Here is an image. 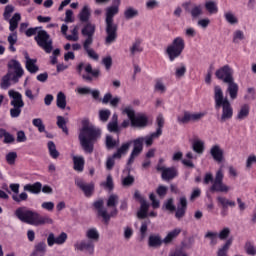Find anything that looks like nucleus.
Segmentation results:
<instances>
[{
	"mask_svg": "<svg viewBox=\"0 0 256 256\" xmlns=\"http://www.w3.org/2000/svg\"><path fill=\"white\" fill-rule=\"evenodd\" d=\"M101 138V130L91 124H85L80 129L78 139L85 153H93L95 143Z\"/></svg>",
	"mask_w": 256,
	"mask_h": 256,
	"instance_id": "1",
	"label": "nucleus"
},
{
	"mask_svg": "<svg viewBox=\"0 0 256 256\" xmlns=\"http://www.w3.org/2000/svg\"><path fill=\"white\" fill-rule=\"evenodd\" d=\"M115 15H119L118 6H108L105 12V45H113L117 41L119 26L115 24Z\"/></svg>",
	"mask_w": 256,
	"mask_h": 256,
	"instance_id": "2",
	"label": "nucleus"
},
{
	"mask_svg": "<svg viewBox=\"0 0 256 256\" xmlns=\"http://www.w3.org/2000/svg\"><path fill=\"white\" fill-rule=\"evenodd\" d=\"M214 107L215 109H222V114L219 118L220 123L233 119V106L229 98L223 94L221 86L214 87Z\"/></svg>",
	"mask_w": 256,
	"mask_h": 256,
	"instance_id": "3",
	"label": "nucleus"
},
{
	"mask_svg": "<svg viewBox=\"0 0 256 256\" xmlns=\"http://www.w3.org/2000/svg\"><path fill=\"white\" fill-rule=\"evenodd\" d=\"M215 75L217 79L227 83L228 87L226 92L230 95V99H237L239 93V85L235 83V78H233V69L229 65H224L223 67L216 70Z\"/></svg>",
	"mask_w": 256,
	"mask_h": 256,
	"instance_id": "4",
	"label": "nucleus"
},
{
	"mask_svg": "<svg viewBox=\"0 0 256 256\" xmlns=\"http://www.w3.org/2000/svg\"><path fill=\"white\" fill-rule=\"evenodd\" d=\"M15 216L17 219L22 221V223H27L28 225H33L35 223H41L42 225H51L53 220L47 216L41 217L39 213L29 210L26 207H20L16 209Z\"/></svg>",
	"mask_w": 256,
	"mask_h": 256,
	"instance_id": "5",
	"label": "nucleus"
},
{
	"mask_svg": "<svg viewBox=\"0 0 256 256\" xmlns=\"http://www.w3.org/2000/svg\"><path fill=\"white\" fill-rule=\"evenodd\" d=\"M8 95L10 97V117L12 119H17L21 117L23 107H25V102L23 101V95L15 90H9Z\"/></svg>",
	"mask_w": 256,
	"mask_h": 256,
	"instance_id": "6",
	"label": "nucleus"
},
{
	"mask_svg": "<svg viewBox=\"0 0 256 256\" xmlns=\"http://www.w3.org/2000/svg\"><path fill=\"white\" fill-rule=\"evenodd\" d=\"M184 50L185 40L181 37H176L173 39L172 43L167 46L166 55L168 56L169 61H174L178 57H181Z\"/></svg>",
	"mask_w": 256,
	"mask_h": 256,
	"instance_id": "7",
	"label": "nucleus"
},
{
	"mask_svg": "<svg viewBox=\"0 0 256 256\" xmlns=\"http://www.w3.org/2000/svg\"><path fill=\"white\" fill-rule=\"evenodd\" d=\"M37 45L45 51V53H51L53 51V39L51 35L45 30H39L37 35L34 37Z\"/></svg>",
	"mask_w": 256,
	"mask_h": 256,
	"instance_id": "8",
	"label": "nucleus"
},
{
	"mask_svg": "<svg viewBox=\"0 0 256 256\" xmlns=\"http://www.w3.org/2000/svg\"><path fill=\"white\" fill-rule=\"evenodd\" d=\"M224 177L223 169L220 168L217 170L212 186L210 187L211 193H229L231 188L223 183Z\"/></svg>",
	"mask_w": 256,
	"mask_h": 256,
	"instance_id": "9",
	"label": "nucleus"
},
{
	"mask_svg": "<svg viewBox=\"0 0 256 256\" xmlns=\"http://www.w3.org/2000/svg\"><path fill=\"white\" fill-rule=\"evenodd\" d=\"M123 113L130 119L132 127H147V116L144 114L135 115V110L131 106L126 107Z\"/></svg>",
	"mask_w": 256,
	"mask_h": 256,
	"instance_id": "10",
	"label": "nucleus"
},
{
	"mask_svg": "<svg viewBox=\"0 0 256 256\" xmlns=\"http://www.w3.org/2000/svg\"><path fill=\"white\" fill-rule=\"evenodd\" d=\"M13 11H15V7L13 5H7L3 14L5 21H9V31H15L19 27V21H21L20 13H15L11 18Z\"/></svg>",
	"mask_w": 256,
	"mask_h": 256,
	"instance_id": "11",
	"label": "nucleus"
},
{
	"mask_svg": "<svg viewBox=\"0 0 256 256\" xmlns=\"http://www.w3.org/2000/svg\"><path fill=\"white\" fill-rule=\"evenodd\" d=\"M8 73L12 74L13 83H19V79L25 75V70H23V66H21V62L19 60L11 59L8 64Z\"/></svg>",
	"mask_w": 256,
	"mask_h": 256,
	"instance_id": "12",
	"label": "nucleus"
},
{
	"mask_svg": "<svg viewBox=\"0 0 256 256\" xmlns=\"http://www.w3.org/2000/svg\"><path fill=\"white\" fill-rule=\"evenodd\" d=\"M182 7L185 9L186 13H189L192 21L199 19L203 15V5L201 4H192L191 2H185L182 4Z\"/></svg>",
	"mask_w": 256,
	"mask_h": 256,
	"instance_id": "13",
	"label": "nucleus"
},
{
	"mask_svg": "<svg viewBox=\"0 0 256 256\" xmlns=\"http://www.w3.org/2000/svg\"><path fill=\"white\" fill-rule=\"evenodd\" d=\"M134 147L128 159L127 165H133L135 163V158L139 157L143 151V143H145V138L139 137L133 141Z\"/></svg>",
	"mask_w": 256,
	"mask_h": 256,
	"instance_id": "14",
	"label": "nucleus"
},
{
	"mask_svg": "<svg viewBox=\"0 0 256 256\" xmlns=\"http://www.w3.org/2000/svg\"><path fill=\"white\" fill-rule=\"evenodd\" d=\"M96 26L93 23L88 22L81 31L83 37H86L83 44L93 45V37L95 36Z\"/></svg>",
	"mask_w": 256,
	"mask_h": 256,
	"instance_id": "15",
	"label": "nucleus"
},
{
	"mask_svg": "<svg viewBox=\"0 0 256 256\" xmlns=\"http://www.w3.org/2000/svg\"><path fill=\"white\" fill-rule=\"evenodd\" d=\"M74 248L76 251H84L89 255H93L95 253V243L93 240H82L81 242H76L74 244Z\"/></svg>",
	"mask_w": 256,
	"mask_h": 256,
	"instance_id": "16",
	"label": "nucleus"
},
{
	"mask_svg": "<svg viewBox=\"0 0 256 256\" xmlns=\"http://www.w3.org/2000/svg\"><path fill=\"white\" fill-rule=\"evenodd\" d=\"M174 211L176 219H183V217H185V213H187V198L185 196H181L178 199V203Z\"/></svg>",
	"mask_w": 256,
	"mask_h": 256,
	"instance_id": "17",
	"label": "nucleus"
},
{
	"mask_svg": "<svg viewBox=\"0 0 256 256\" xmlns=\"http://www.w3.org/2000/svg\"><path fill=\"white\" fill-rule=\"evenodd\" d=\"M75 185H77V187L80 188L81 191H83L85 197H91V195H93V191L95 189V185L87 184L81 178H78V179L75 180Z\"/></svg>",
	"mask_w": 256,
	"mask_h": 256,
	"instance_id": "18",
	"label": "nucleus"
},
{
	"mask_svg": "<svg viewBox=\"0 0 256 256\" xmlns=\"http://www.w3.org/2000/svg\"><path fill=\"white\" fill-rule=\"evenodd\" d=\"M117 205H119V195L111 194L107 199V207H110V209H111V212L109 214L110 218L116 217V215L118 213Z\"/></svg>",
	"mask_w": 256,
	"mask_h": 256,
	"instance_id": "19",
	"label": "nucleus"
},
{
	"mask_svg": "<svg viewBox=\"0 0 256 256\" xmlns=\"http://www.w3.org/2000/svg\"><path fill=\"white\" fill-rule=\"evenodd\" d=\"M103 203V200H97L93 203V207L98 212V217H102L104 223H108L110 215L107 213V210L103 208Z\"/></svg>",
	"mask_w": 256,
	"mask_h": 256,
	"instance_id": "20",
	"label": "nucleus"
},
{
	"mask_svg": "<svg viewBox=\"0 0 256 256\" xmlns=\"http://www.w3.org/2000/svg\"><path fill=\"white\" fill-rule=\"evenodd\" d=\"M224 151L218 144L214 145L210 149V155L216 161V163H223Z\"/></svg>",
	"mask_w": 256,
	"mask_h": 256,
	"instance_id": "21",
	"label": "nucleus"
},
{
	"mask_svg": "<svg viewBox=\"0 0 256 256\" xmlns=\"http://www.w3.org/2000/svg\"><path fill=\"white\" fill-rule=\"evenodd\" d=\"M179 176V170L175 167L165 168L161 174L163 181H173L175 177Z\"/></svg>",
	"mask_w": 256,
	"mask_h": 256,
	"instance_id": "22",
	"label": "nucleus"
},
{
	"mask_svg": "<svg viewBox=\"0 0 256 256\" xmlns=\"http://www.w3.org/2000/svg\"><path fill=\"white\" fill-rule=\"evenodd\" d=\"M25 67L29 73L35 74L37 71H39V66H37V59H31L29 57V54H25Z\"/></svg>",
	"mask_w": 256,
	"mask_h": 256,
	"instance_id": "23",
	"label": "nucleus"
},
{
	"mask_svg": "<svg viewBox=\"0 0 256 256\" xmlns=\"http://www.w3.org/2000/svg\"><path fill=\"white\" fill-rule=\"evenodd\" d=\"M217 201L218 203L221 205V207L223 208L221 214L223 216L227 215V207H235L236 203L233 200H229L223 196H219L217 197Z\"/></svg>",
	"mask_w": 256,
	"mask_h": 256,
	"instance_id": "24",
	"label": "nucleus"
},
{
	"mask_svg": "<svg viewBox=\"0 0 256 256\" xmlns=\"http://www.w3.org/2000/svg\"><path fill=\"white\" fill-rule=\"evenodd\" d=\"M107 129L110 133H120L119 116L117 114H113L111 121L107 125Z\"/></svg>",
	"mask_w": 256,
	"mask_h": 256,
	"instance_id": "25",
	"label": "nucleus"
},
{
	"mask_svg": "<svg viewBox=\"0 0 256 256\" xmlns=\"http://www.w3.org/2000/svg\"><path fill=\"white\" fill-rule=\"evenodd\" d=\"M91 18V9L89 5H84L81 11L78 14V19L81 23H89V19Z\"/></svg>",
	"mask_w": 256,
	"mask_h": 256,
	"instance_id": "26",
	"label": "nucleus"
},
{
	"mask_svg": "<svg viewBox=\"0 0 256 256\" xmlns=\"http://www.w3.org/2000/svg\"><path fill=\"white\" fill-rule=\"evenodd\" d=\"M72 161L74 163V171L82 173L85 169V158L83 156H72Z\"/></svg>",
	"mask_w": 256,
	"mask_h": 256,
	"instance_id": "27",
	"label": "nucleus"
},
{
	"mask_svg": "<svg viewBox=\"0 0 256 256\" xmlns=\"http://www.w3.org/2000/svg\"><path fill=\"white\" fill-rule=\"evenodd\" d=\"M131 143V141L123 143L121 147H119L117 151L114 153V157H116L117 159H121V157L127 155L131 147Z\"/></svg>",
	"mask_w": 256,
	"mask_h": 256,
	"instance_id": "28",
	"label": "nucleus"
},
{
	"mask_svg": "<svg viewBox=\"0 0 256 256\" xmlns=\"http://www.w3.org/2000/svg\"><path fill=\"white\" fill-rule=\"evenodd\" d=\"M250 111H251V107L249 106V104L242 105L238 110L236 119L238 121H243V119H247V117H249Z\"/></svg>",
	"mask_w": 256,
	"mask_h": 256,
	"instance_id": "29",
	"label": "nucleus"
},
{
	"mask_svg": "<svg viewBox=\"0 0 256 256\" xmlns=\"http://www.w3.org/2000/svg\"><path fill=\"white\" fill-rule=\"evenodd\" d=\"M43 185L41 182H36L34 184H26L24 186V191H28L29 193H33L34 195H39L41 193Z\"/></svg>",
	"mask_w": 256,
	"mask_h": 256,
	"instance_id": "30",
	"label": "nucleus"
},
{
	"mask_svg": "<svg viewBox=\"0 0 256 256\" xmlns=\"http://www.w3.org/2000/svg\"><path fill=\"white\" fill-rule=\"evenodd\" d=\"M135 17H139V10L135 7L129 6L124 10V19H126V21L135 19Z\"/></svg>",
	"mask_w": 256,
	"mask_h": 256,
	"instance_id": "31",
	"label": "nucleus"
},
{
	"mask_svg": "<svg viewBox=\"0 0 256 256\" xmlns=\"http://www.w3.org/2000/svg\"><path fill=\"white\" fill-rule=\"evenodd\" d=\"M192 149L194 153L198 155H203L205 151V142L203 140L196 139L192 143Z\"/></svg>",
	"mask_w": 256,
	"mask_h": 256,
	"instance_id": "32",
	"label": "nucleus"
},
{
	"mask_svg": "<svg viewBox=\"0 0 256 256\" xmlns=\"http://www.w3.org/2000/svg\"><path fill=\"white\" fill-rule=\"evenodd\" d=\"M179 235H181V229L175 228L167 234V236L163 239V243H165V245H169V243H172L174 239L179 237Z\"/></svg>",
	"mask_w": 256,
	"mask_h": 256,
	"instance_id": "33",
	"label": "nucleus"
},
{
	"mask_svg": "<svg viewBox=\"0 0 256 256\" xmlns=\"http://www.w3.org/2000/svg\"><path fill=\"white\" fill-rule=\"evenodd\" d=\"M48 247H53V245H63V237L61 234L58 237H55V234L50 233L47 237Z\"/></svg>",
	"mask_w": 256,
	"mask_h": 256,
	"instance_id": "34",
	"label": "nucleus"
},
{
	"mask_svg": "<svg viewBox=\"0 0 256 256\" xmlns=\"http://www.w3.org/2000/svg\"><path fill=\"white\" fill-rule=\"evenodd\" d=\"M45 253H47V244L45 242H39L34 246L32 255L45 256Z\"/></svg>",
	"mask_w": 256,
	"mask_h": 256,
	"instance_id": "35",
	"label": "nucleus"
},
{
	"mask_svg": "<svg viewBox=\"0 0 256 256\" xmlns=\"http://www.w3.org/2000/svg\"><path fill=\"white\" fill-rule=\"evenodd\" d=\"M17 32L11 31V33L8 35L7 41L9 43V51L12 53H15L17 51V48H15V45L17 44Z\"/></svg>",
	"mask_w": 256,
	"mask_h": 256,
	"instance_id": "36",
	"label": "nucleus"
},
{
	"mask_svg": "<svg viewBox=\"0 0 256 256\" xmlns=\"http://www.w3.org/2000/svg\"><path fill=\"white\" fill-rule=\"evenodd\" d=\"M204 7L210 15H215L216 13L219 12V8L217 7V2L213 0L206 1L204 4Z\"/></svg>",
	"mask_w": 256,
	"mask_h": 256,
	"instance_id": "37",
	"label": "nucleus"
},
{
	"mask_svg": "<svg viewBox=\"0 0 256 256\" xmlns=\"http://www.w3.org/2000/svg\"><path fill=\"white\" fill-rule=\"evenodd\" d=\"M137 53H143V46H141V40H136L130 47V56L135 57Z\"/></svg>",
	"mask_w": 256,
	"mask_h": 256,
	"instance_id": "38",
	"label": "nucleus"
},
{
	"mask_svg": "<svg viewBox=\"0 0 256 256\" xmlns=\"http://www.w3.org/2000/svg\"><path fill=\"white\" fill-rule=\"evenodd\" d=\"M56 105L58 109H65L67 107V96H65V93L59 92L57 94Z\"/></svg>",
	"mask_w": 256,
	"mask_h": 256,
	"instance_id": "39",
	"label": "nucleus"
},
{
	"mask_svg": "<svg viewBox=\"0 0 256 256\" xmlns=\"http://www.w3.org/2000/svg\"><path fill=\"white\" fill-rule=\"evenodd\" d=\"M231 245H233V238H229L225 244L218 249L217 256H228L227 253L229 252Z\"/></svg>",
	"mask_w": 256,
	"mask_h": 256,
	"instance_id": "40",
	"label": "nucleus"
},
{
	"mask_svg": "<svg viewBox=\"0 0 256 256\" xmlns=\"http://www.w3.org/2000/svg\"><path fill=\"white\" fill-rule=\"evenodd\" d=\"M12 75L13 74L11 72H7L6 75L3 76L0 84L1 89H9V87H11V81H13Z\"/></svg>",
	"mask_w": 256,
	"mask_h": 256,
	"instance_id": "41",
	"label": "nucleus"
},
{
	"mask_svg": "<svg viewBox=\"0 0 256 256\" xmlns=\"http://www.w3.org/2000/svg\"><path fill=\"white\" fill-rule=\"evenodd\" d=\"M160 136H161V131L159 130L158 132H153L150 135L144 137V143L146 147H151V145H153V140L159 139Z\"/></svg>",
	"mask_w": 256,
	"mask_h": 256,
	"instance_id": "42",
	"label": "nucleus"
},
{
	"mask_svg": "<svg viewBox=\"0 0 256 256\" xmlns=\"http://www.w3.org/2000/svg\"><path fill=\"white\" fill-rule=\"evenodd\" d=\"M86 237L88 241H92V243H97V241H99V232L95 228L89 229L86 232Z\"/></svg>",
	"mask_w": 256,
	"mask_h": 256,
	"instance_id": "43",
	"label": "nucleus"
},
{
	"mask_svg": "<svg viewBox=\"0 0 256 256\" xmlns=\"http://www.w3.org/2000/svg\"><path fill=\"white\" fill-rule=\"evenodd\" d=\"M83 47L90 59H93L94 61H99V54H97V52H95V50L91 48V44H83Z\"/></svg>",
	"mask_w": 256,
	"mask_h": 256,
	"instance_id": "44",
	"label": "nucleus"
},
{
	"mask_svg": "<svg viewBox=\"0 0 256 256\" xmlns=\"http://www.w3.org/2000/svg\"><path fill=\"white\" fill-rule=\"evenodd\" d=\"M148 245L149 247H161L163 245V240H161V237L151 235L148 239Z\"/></svg>",
	"mask_w": 256,
	"mask_h": 256,
	"instance_id": "45",
	"label": "nucleus"
},
{
	"mask_svg": "<svg viewBox=\"0 0 256 256\" xmlns=\"http://www.w3.org/2000/svg\"><path fill=\"white\" fill-rule=\"evenodd\" d=\"M149 211V203L142 202L140 210L137 212L138 219H145L147 217V212Z\"/></svg>",
	"mask_w": 256,
	"mask_h": 256,
	"instance_id": "46",
	"label": "nucleus"
},
{
	"mask_svg": "<svg viewBox=\"0 0 256 256\" xmlns=\"http://www.w3.org/2000/svg\"><path fill=\"white\" fill-rule=\"evenodd\" d=\"M57 126L62 129L63 133L69 135V129L67 128V120L63 116H57Z\"/></svg>",
	"mask_w": 256,
	"mask_h": 256,
	"instance_id": "47",
	"label": "nucleus"
},
{
	"mask_svg": "<svg viewBox=\"0 0 256 256\" xmlns=\"http://www.w3.org/2000/svg\"><path fill=\"white\" fill-rule=\"evenodd\" d=\"M101 187H104L107 191H113L115 189V184L113 183V176L109 174L105 182L101 183Z\"/></svg>",
	"mask_w": 256,
	"mask_h": 256,
	"instance_id": "48",
	"label": "nucleus"
},
{
	"mask_svg": "<svg viewBox=\"0 0 256 256\" xmlns=\"http://www.w3.org/2000/svg\"><path fill=\"white\" fill-rule=\"evenodd\" d=\"M48 151L52 159H57L59 157V151H57V146L55 145V142H48Z\"/></svg>",
	"mask_w": 256,
	"mask_h": 256,
	"instance_id": "49",
	"label": "nucleus"
},
{
	"mask_svg": "<svg viewBox=\"0 0 256 256\" xmlns=\"http://www.w3.org/2000/svg\"><path fill=\"white\" fill-rule=\"evenodd\" d=\"M224 17H225V20L227 21V23H229L230 25H237V23H239V19L231 11L226 12L224 14Z\"/></svg>",
	"mask_w": 256,
	"mask_h": 256,
	"instance_id": "50",
	"label": "nucleus"
},
{
	"mask_svg": "<svg viewBox=\"0 0 256 256\" xmlns=\"http://www.w3.org/2000/svg\"><path fill=\"white\" fill-rule=\"evenodd\" d=\"M177 121L180 125H187V123H191V113L189 111H185L183 116L177 117Z\"/></svg>",
	"mask_w": 256,
	"mask_h": 256,
	"instance_id": "51",
	"label": "nucleus"
},
{
	"mask_svg": "<svg viewBox=\"0 0 256 256\" xmlns=\"http://www.w3.org/2000/svg\"><path fill=\"white\" fill-rule=\"evenodd\" d=\"M244 249L247 255L255 256L256 255V246L251 241H247L244 245Z\"/></svg>",
	"mask_w": 256,
	"mask_h": 256,
	"instance_id": "52",
	"label": "nucleus"
},
{
	"mask_svg": "<svg viewBox=\"0 0 256 256\" xmlns=\"http://www.w3.org/2000/svg\"><path fill=\"white\" fill-rule=\"evenodd\" d=\"M156 123L158 125V128L156 129V133H159L160 135H163V127L165 126V118L163 117V114H159L156 118Z\"/></svg>",
	"mask_w": 256,
	"mask_h": 256,
	"instance_id": "53",
	"label": "nucleus"
},
{
	"mask_svg": "<svg viewBox=\"0 0 256 256\" xmlns=\"http://www.w3.org/2000/svg\"><path fill=\"white\" fill-rule=\"evenodd\" d=\"M185 73H187V66H185V64H180V66L176 67V70H175L176 79H181V77H185Z\"/></svg>",
	"mask_w": 256,
	"mask_h": 256,
	"instance_id": "54",
	"label": "nucleus"
},
{
	"mask_svg": "<svg viewBox=\"0 0 256 256\" xmlns=\"http://www.w3.org/2000/svg\"><path fill=\"white\" fill-rule=\"evenodd\" d=\"M109 117H111V110L104 109L99 111V119L102 123H107V121H109Z\"/></svg>",
	"mask_w": 256,
	"mask_h": 256,
	"instance_id": "55",
	"label": "nucleus"
},
{
	"mask_svg": "<svg viewBox=\"0 0 256 256\" xmlns=\"http://www.w3.org/2000/svg\"><path fill=\"white\" fill-rule=\"evenodd\" d=\"M71 33V35H66V39L68 41H79V26H74Z\"/></svg>",
	"mask_w": 256,
	"mask_h": 256,
	"instance_id": "56",
	"label": "nucleus"
},
{
	"mask_svg": "<svg viewBox=\"0 0 256 256\" xmlns=\"http://www.w3.org/2000/svg\"><path fill=\"white\" fill-rule=\"evenodd\" d=\"M32 125H34V127H37L39 133H45V124H43V120L41 118L33 119Z\"/></svg>",
	"mask_w": 256,
	"mask_h": 256,
	"instance_id": "57",
	"label": "nucleus"
},
{
	"mask_svg": "<svg viewBox=\"0 0 256 256\" xmlns=\"http://www.w3.org/2000/svg\"><path fill=\"white\" fill-rule=\"evenodd\" d=\"M119 145V141L113 139V136H106V147L107 149H115Z\"/></svg>",
	"mask_w": 256,
	"mask_h": 256,
	"instance_id": "58",
	"label": "nucleus"
},
{
	"mask_svg": "<svg viewBox=\"0 0 256 256\" xmlns=\"http://www.w3.org/2000/svg\"><path fill=\"white\" fill-rule=\"evenodd\" d=\"M115 159H117V157H115V154H113L112 156H109L106 160V169L107 171H112L113 167H115Z\"/></svg>",
	"mask_w": 256,
	"mask_h": 256,
	"instance_id": "59",
	"label": "nucleus"
},
{
	"mask_svg": "<svg viewBox=\"0 0 256 256\" xmlns=\"http://www.w3.org/2000/svg\"><path fill=\"white\" fill-rule=\"evenodd\" d=\"M163 209L170 211V213L175 212V204H173V198H169L163 205Z\"/></svg>",
	"mask_w": 256,
	"mask_h": 256,
	"instance_id": "60",
	"label": "nucleus"
},
{
	"mask_svg": "<svg viewBox=\"0 0 256 256\" xmlns=\"http://www.w3.org/2000/svg\"><path fill=\"white\" fill-rule=\"evenodd\" d=\"M6 161L8 165H15V161H17V152H9L6 154Z\"/></svg>",
	"mask_w": 256,
	"mask_h": 256,
	"instance_id": "61",
	"label": "nucleus"
},
{
	"mask_svg": "<svg viewBox=\"0 0 256 256\" xmlns=\"http://www.w3.org/2000/svg\"><path fill=\"white\" fill-rule=\"evenodd\" d=\"M245 39V34L241 30H236L233 35V43H239Z\"/></svg>",
	"mask_w": 256,
	"mask_h": 256,
	"instance_id": "62",
	"label": "nucleus"
},
{
	"mask_svg": "<svg viewBox=\"0 0 256 256\" xmlns=\"http://www.w3.org/2000/svg\"><path fill=\"white\" fill-rule=\"evenodd\" d=\"M12 199L16 203H21V201H27V199H29V195H27L26 192H22L19 194V196L13 195Z\"/></svg>",
	"mask_w": 256,
	"mask_h": 256,
	"instance_id": "63",
	"label": "nucleus"
},
{
	"mask_svg": "<svg viewBox=\"0 0 256 256\" xmlns=\"http://www.w3.org/2000/svg\"><path fill=\"white\" fill-rule=\"evenodd\" d=\"M205 237L206 239H210L211 245H217V238L219 237L217 232H208Z\"/></svg>",
	"mask_w": 256,
	"mask_h": 256,
	"instance_id": "64",
	"label": "nucleus"
}]
</instances>
